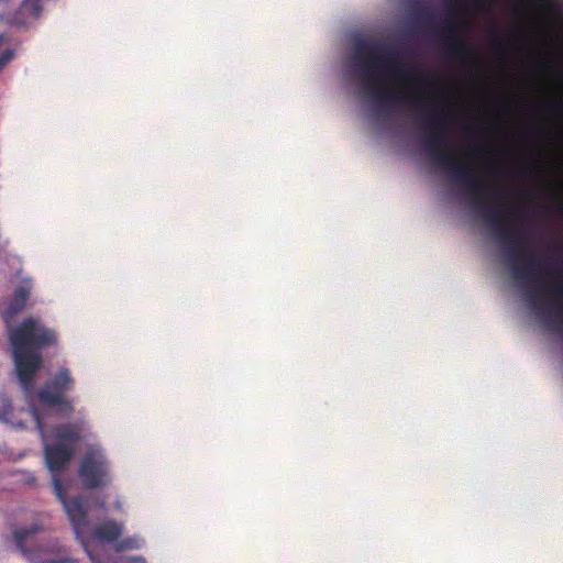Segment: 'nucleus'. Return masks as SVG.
<instances>
[{"label":"nucleus","instance_id":"nucleus-1","mask_svg":"<svg viewBox=\"0 0 563 563\" xmlns=\"http://www.w3.org/2000/svg\"><path fill=\"white\" fill-rule=\"evenodd\" d=\"M353 59L362 70L371 98L375 102L397 104L409 101L415 106H421V118L430 128V132L422 137L424 152L437 167L465 190L485 223L493 228L498 242L509 247L508 258L515 278L521 282L538 280L534 255L528 250L525 240L508 230L503 221L505 219L509 223L515 222L521 210L518 207L508 208L500 203L501 191L477 179L474 176L473 166L459 162L452 148L442 151L446 145L444 128L449 123L448 111L429 97H409L402 91L386 90L379 85L386 78H394L407 81L416 89L426 90L433 88L435 80L415 68H406L397 62L395 48L380 42L356 41Z\"/></svg>","mask_w":563,"mask_h":563},{"label":"nucleus","instance_id":"nucleus-2","mask_svg":"<svg viewBox=\"0 0 563 563\" xmlns=\"http://www.w3.org/2000/svg\"><path fill=\"white\" fill-rule=\"evenodd\" d=\"M18 378L25 390L33 386L34 376L42 367L41 350L55 345L56 332L34 318L24 319L8 331Z\"/></svg>","mask_w":563,"mask_h":563},{"label":"nucleus","instance_id":"nucleus-3","mask_svg":"<svg viewBox=\"0 0 563 563\" xmlns=\"http://www.w3.org/2000/svg\"><path fill=\"white\" fill-rule=\"evenodd\" d=\"M472 24L460 11L450 7V18L442 22V45L446 55L461 63H477V53L461 36L471 30Z\"/></svg>","mask_w":563,"mask_h":563},{"label":"nucleus","instance_id":"nucleus-4","mask_svg":"<svg viewBox=\"0 0 563 563\" xmlns=\"http://www.w3.org/2000/svg\"><path fill=\"white\" fill-rule=\"evenodd\" d=\"M75 380L71 377L70 371L66 367H62L37 391V399L42 406L58 408L60 413L69 416L74 412V405L73 400L67 396V393L73 390Z\"/></svg>","mask_w":563,"mask_h":563},{"label":"nucleus","instance_id":"nucleus-5","mask_svg":"<svg viewBox=\"0 0 563 563\" xmlns=\"http://www.w3.org/2000/svg\"><path fill=\"white\" fill-rule=\"evenodd\" d=\"M78 475L86 488H101L110 484V463L98 445L90 446L78 467Z\"/></svg>","mask_w":563,"mask_h":563},{"label":"nucleus","instance_id":"nucleus-6","mask_svg":"<svg viewBox=\"0 0 563 563\" xmlns=\"http://www.w3.org/2000/svg\"><path fill=\"white\" fill-rule=\"evenodd\" d=\"M43 527L34 523L29 528L16 529L13 532L16 548L31 563H69V560L56 559L55 554L59 551L57 541H48L45 544L37 545L34 549L26 548V543L33 540Z\"/></svg>","mask_w":563,"mask_h":563},{"label":"nucleus","instance_id":"nucleus-7","mask_svg":"<svg viewBox=\"0 0 563 563\" xmlns=\"http://www.w3.org/2000/svg\"><path fill=\"white\" fill-rule=\"evenodd\" d=\"M54 492L59 501L63 504V507L71 522L76 538L79 539L85 545V550L88 553L90 560L93 563H99L98 559L88 550V547L84 541V534L89 521L88 512L82 498L79 496L68 498L62 481L56 476L54 477Z\"/></svg>","mask_w":563,"mask_h":563},{"label":"nucleus","instance_id":"nucleus-8","mask_svg":"<svg viewBox=\"0 0 563 563\" xmlns=\"http://www.w3.org/2000/svg\"><path fill=\"white\" fill-rule=\"evenodd\" d=\"M75 454V448L66 443L45 444L44 457L47 468L51 471L53 478L58 477V473L66 470Z\"/></svg>","mask_w":563,"mask_h":563},{"label":"nucleus","instance_id":"nucleus-9","mask_svg":"<svg viewBox=\"0 0 563 563\" xmlns=\"http://www.w3.org/2000/svg\"><path fill=\"white\" fill-rule=\"evenodd\" d=\"M31 283L26 282L24 285L19 286L14 290L13 297L10 300L8 308L2 311V318L8 328H10V324L13 321L15 314L25 308L26 301L31 295Z\"/></svg>","mask_w":563,"mask_h":563},{"label":"nucleus","instance_id":"nucleus-10","mask_svg":"<svg viewBox=\"0 0 563 563\" xmlns=\"http://www.w3.org/2000/svg\"><path fill=\"white\" fill-rule=\"evenodd\" d=\"M54 438L57 440L56 443H66L75 448L82 438V429L78 423L59 424L54 428Z\"/></svg>","mask_w":563,"mask_h":563},{"label":"nucleus","instance_id":"nucleus-11","mask_svg":"<svg viewBox=\"0 0 563 563\" xmlns=\"http://www.w3.org/2000/svg\"><path fill=\"white\" fill-rule=\"evenodd\" d=\"M123 532V526L113 520L99 523L93 531L95 538L102 542H118Z\"/></svg>","mask_w":563,"mask_h":563},{"label":"nucleus","instance_id":"nucleus-12","mask_svg":"<svg viewBox=\"0 0 563 563\" xmlns=\"http://www.w3.org/2000/svg\"><path fill=\"white\" fill-rule=\"evenodd\" d=\"M41 0H23L14 15V22L26 25L31 20H37L42 13Z\"/></svg>","mask_w":563,"mask_h":563},{"label":"nucleus","instance_id":"nucleus-13","mask_svg":"<svg viewBox=\"0 0 563 563\" xmlns=\"http://www.w3.org/2000/svg\"><path fill=\"white\" fill-rule=\"evenodd\" d=\"M144 543H145L144 539L142 537L135 534V536H130L122 540H119L115 543L114 549L117 552H122L125 550H139L144 545Z\"/></svg>","mask_w":563,"mask_h":563},{"label":"nucleus","instance_id":"nucleus-14","mask_svg":"<svg viewBox=\"0 0 563 563\" xmlns=\"http://www.w3.org/2000/svg\"><path fill=\"white\" fill-rule=\"evenodd\" d=\"M449 2H466L476 10H485L486 4L494 3L496 0H448Z\"/></svg>","mask_w":563,"mask_h":563},{"label":"nucleus","instance_id":"nucleus-15","mask_svg":"<svg viewBox=\"0 0 563 563\" xmlns=\"http://www.w3.org/2000/svg\"><path fill=\"white\" fill-rule=\"evenodd\" d=\"M13 49H5L0 54V71L14 58Z\"/></svg>","mask_w":563,"mask_h":563},{"label":"nucleus","instance_id":"nucleus-16","mask_svg":"<svg viewBox=\"0 0 563 563\" xmlns=\"http://www.w3.org/2000/svg\"><path fill=\"white\" fill-rule=\"evenodd\" d=\"M492 45L496 52L504 53L505 46L501 41L500 34L496 30L492 34Z\"/></svg>","mask_w":563,"mask_h":563},{"label":"nucleus","instance_id":"nucleus-17","mask_svg":"<svg viewBox=\"0 0 563 563\" xmlns=\"http://www.w3.org/2000/svg\"><path fill=\"white\" fill-rule=\"evenodd\" d=\"M562 283L551 287V292L554 298L563 299V273L561 274ZM559 312L563 316V305L559 308Z\"/></svg>","mask_w":563,"mask_h":563},{"label":"nucleus","instance_id":"nucleus-18","mask_svg":"<svg viewBox=\"0 0 563 563\" xmlns=\"http://www.w3.org/2000/svg\"><path fill=\"white\" fill-rule=\"evenodd\" d=\"M31 412L35 420L36 429L41 432L42 437H44V427L45 426H44V421H43L41 415L38 413L36 408H32Z\"/></svg>","mask_w":563,"mask_h":563},{"label":"nucleus","instance_id":"nucleus-19","mask_svg":"<svg viewBox=\"0 0 563 563\" xmlns=\"http://www.w3.org/2000/svg\"><path fill=\"white\" fill-rule=\"evenodd\" d=\"M541 70L545 74H555L558 80H563V75L556 71L552 65L545 63L541 66Z\"/></svg>","mask_w":563,"mask_h":563},{"label":"nucleus","instance_id":"nucleus-20","mask_svg":"<svg viewBox=\"0 0 563 563\" xmlns=\"http://www.w3.org/2000/svg\"><path fill=\"white\" fill-rule=\"evenodd\" d=\"M529 301H530L531 306L533 307V309L537 311V313L540 314L542 311V305L539 303V301L537 300V297L530 296Z\"/></svg>","mask_w":563,"mask_h":563},{"label":"nucleus","instance_id":"nucleus-21","mask_svg":"<svg viewBox=\"0 0 563 563\" xmlns=\"http://www.w3.org/2000/svg\"><path fill=\"white\" fill-rule=\"evenodd\" d=\"M126 561L129 563H146V560L144 556L142 555H132V556H128L126 558Z\"/></svg>","mask_w":563,"mask_h":563},{"label":"nucleus","instance_id":"nucleus-22","mask_svg":"<svg viewBox=\"0 0 563 563\" xmlns=\"http://www.w3.org/2000/svg\"><path fill=\"white\" fill-rule=\"evenodd\" d=\"M559 262L560 261L558 258H547L543 261V263L549 266L556 265V264H559Z\"/></svg>","mask_w":563,"mask_h":563},{"label":"nucleus","instance_id":"nucleus-23","mask_svg":"<svg viewBox=\"0 0 563 563\" xmlns=\"http://www.w3.org/2000/svg\"><path fill=\"white\" fill-rule=\"evenodd\" d=\"M5 5H7V0H0V18H2V15H3Z\"/></svg>","mask_w":563,"mask_h":563},{"label":"nucleus","instance_id":"nucleus-24","mask_svg":"<svg viewBox=\"0 0 563 563\" xmlns=\"http://www.w3.org/2000/svg\"><path fill=\"white\" fill-rule=\"evenodd\" d=\"M470 150L473 152V153H479L482 151V147L478 146V145H473L470 147Z\"/></svg>","mask_w":563,"mask_h":563},{"label":"nucleus","instance_id":"nucleus-25","mask_svg":"<svg viewBox=\"0 0 563 563\" xmlns=\"http://www.w3.org/2000/svg\"><path fill=\"white\" fill-rule=\"evenodd\" d=\"M467 134L471 137H475L476 136V133H475V131L473 129H467Z\"/></svg>","mask_w":563,"mask_h":563},{"label":"nucleus","instance_id":"nucleus-26","mask_svg":"<svg viewBox=\"0 0 563 563\" xmlns=\"http://www.w3.org/2000/svg\"><path fill=\"white\" fill-rule=\"evenodd\" d=\"M555 108H556L558 110H562V109H563V103H558V104L555 106Z\"/></svg>","mask_w":563,"mask_h":563},{"label":"nucleus","instance_id":"nucleus-27","mask_svg":"<svg viewBox=\"0 0 563 563\" xmlns=\"http://www.w3.org/2000/svg\"><path fill=\"white\" fill-rule=\"evenodd\" d=\"M517 35H519V36H526V33H523L522 31H518V32H517Z\"/></svg>","mask_w":563,"mask_h":563},{"label":"nucleus","instance_id":"nucleus-28","mask_svg":"<svg viewBox=\"0 0 563 563\" xmlns=\"http://www.w3.org/2000/svg\"><path fill=\"white\" fill-rule=\"evenodd\" d=\"M99 505H100V507H101V508H104V507H106L104 501H101Z\"/></svg>","mask_w":563,"mask_h":563},{"label":"nucleus","instance_id":"nucleus-29","mask_svg":"<svg viewBox=\"0 0 563 563\" xmlns=\"http://www.w3.org/2000/svg\"><path fill=\"white\" fill-rule=\"evenodd\" d=\"M3 40H4L3 35H2V34H0V43H2V42H3Z\"/></svg>","mask_w":563,"mask_h":563},{"label":"nucleus","instance_id":"nucleus-30","mask_svg":"<svg viewBox=\"0 0 563 563\" xmlns=\"http://www.w3.org/2000/svg\"><path fill=\"white\" fill-rule=\"evenodd\" d=\"M115 507H117V508H121V504L118 501V503L115 504Z\"/></svg>","mask_w":563,"mask_h":563},{"label":"nucleus","instance_id":"nucleus-31","mask_svg":"<svg viewBox=\"0 0 563 563\" xmlns=\"http://www.w3.org/2000/svg\"><path fill=\"white\" fill-rule=\"evenodd\" d=\"M559 210L562 211L563 210V205H560L559 206Z\"/></svg>","mask_w":563,"mask_h":563}]
</instances>
